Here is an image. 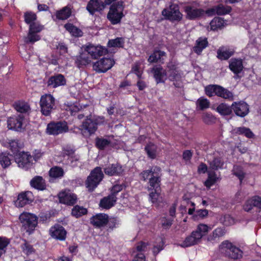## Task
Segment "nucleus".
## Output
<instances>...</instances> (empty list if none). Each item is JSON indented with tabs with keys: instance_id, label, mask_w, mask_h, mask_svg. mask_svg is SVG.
Here are the masks:
<instances>
[{
	"instance_id": "obj_1",
	"label": "nucleus",
	"mask_w": 261,
	"mask_h": 261,
	"mask_svg": "<svg viewBox=\"0 0 261 261\" xmlns=\"http://www.w3.org/2000/svg\"><path fill=\"white\" fill-rule=\"evenodd\" d=\"M208 231V226L206 224L200 223L179 246L182 248H187L198 244L202 237L206 235Z\"/></svg>"
},
{
	"instance_id": "obj_2",
	"label": "nucleus",
	"mask_w": 261,
	"mask_h": 261,
	"mask_svg": "<svg viewBox=\"0 0 261 261\" xmlns=\"http://www.w3.org/2000/svg\"><path fill=\"white\" fill-rule=\"evenodd\" d=\"M204 92L205 94L209 97L217 96L229 101H232L233 99V93L219 85H208L205 87Z\"/></svg>"
},
{
	"instance_id": "obj_3",
	"label": "nucleus",
	"mask_w": 261,
	"mask_h": 261,
	"mask_svg": "<svg viewBox=\"0 0 261 261\" xmlns=\"http://www.w3.org/2000/svg\"><path fill=\"white\" fill-rule=\"evenodd\" d=\"M219 248L224 256L229 259L236 260L243 257V251L228 240L223 241Z\"/></svg>"
},
{
	"instance_id": "obj_4",
	"label": "nucleus",
	"mask_w": 261,
	"mask_h": 261,
	"mask_svg": "<svg viewBox=\"0 0 261 261\" xmlns=\"http://www.w3.org/2000/svg\"><path fill=\"white\" fill-rule=\"evenodd\" d=\"M124 8V3L121 1L114 3L111 5L107 14V19L112 24L116 25L120 23L122 18L124 16L123 13Z\"/></svg>"
},
{
	"instance_id": "obj_5",
	"label": "nucleus",
	"mask_w": 261,
	"mask_h": 261,
	"mask_svg": "<svg viewBox=\"0 0 261 261\" xmlns=\"http://www.w3.org/2000/svg\"><path fill=\"white\" fill-rule=\"evenodd\" d=\"M104 177L100 167L94 168L85 181V186L89 192H93L99 185Z\"/></svg>"
},
{
	"instance_id": "obj_6",
	"label": "nucleus",
	"mask_w": 261,
	"mask_h": 261,
	"mask_svg": "<svg viewBox=\"0 0 261 261\" xmlns=\"http://www.w3.org/2000/svg\"><path fill=\"white\" fill-rule=\"evenodd\" d=\"M22 228L29 234L33 233L38 225V217L35 214L23 212L19 216Z\"/></svg>"
},
{
	"instance_id": "obj_7",
	"label": "nucleus",
	"mask_w": 261,
	"mask_h": 261,
	"mask_svg": "<svg viewBox=\"0 0 261 261\" xmlns=\"http://www.w3.org/2000/svg\"><path fill=\"white\" fill-rule=\"evenodd\" d=\"M39 105L42 114L50 116L55 107V99L50 94H45L41 96Z\"/></svg>"
},
{
	"instance_id": "obj_8",
	"label": "nucleus",
	"mask_w": 261,
	"mask_h": 261,
	"mask_svg": "<svg viewBox=\"0 0 261 261\" xmlns=\"http://www.w3.org/2000/svg\"><path fill=\"white\" fill-rule=\"evenodd\" d=\"M69 127L65 121H51L47 125L46 132L48 134L58 136L67 133Z\"/></svg>"
},
{
	"instance_id": "obj_9",
	"label": "nucleus",
	"mask_w": 261,
	"mask_h": 261,
	"mask_svg": "<svg viewBox=\"0 0 261 261\" xmlns=\"http://www.w3.org/2000/svg\"><path fill=\"white\" fill-rule=\"evenodd\" d=\"M162 13L166 19L171 22H179L182 20L183 16L179 11V6L174 4H171L169 7L164 9Z\"/></svg>"
},
{
	"instance_id": "obj_10",
	"label": "nucleus",
	"mask_w": 261,
	"mask_h": 261,
	"mask_svg": "<svg viewBox=\"0 0 261 261\" xmlns=\"http://www.w3.org/2000/svg\"><path fill=\"white\" fill-rule=\"evenodd\" d=\"M15 162L19 168L28 170L33 165V157L29 152L22 151L14 156Z\"/></svg>"
},
{
	"instance_id": "obj_11",
	"label": "nucleus",
	"mask_w": 261,
	"mask_h": 261,
	"mask_svg": "<svg viewBox=\"0 0 261 261\" xmlns=\"http://www.w3.org/2000/svg\"><path fill=\"white\" fill-rule=\"evenodd\" d=\"M184 10L186 14V17L188 20H195L203 18L205 15L207 16L206 10L197 8L192 5L185 6Z\"/></svg>"
},
{
	"instance_id": "obj_12",
	"label": "nucleus",
	"mask_w": 261,
	"mask_h": 261,
	"mask_svg": "<svg viewBox=\"0 0 261 261\" xmlns=\"http://www.w3.org/2000/svg\"><path fill=\"white\" fill-rule=\"evenodd\" d=\"M115 61L111 58H103L94 63L93 69L98 73H105L115 64Z\"/></svg>"
},
{
	"instance_id": "obj_13",
	"label": "nucleus",
	"mask_w": 261,
	"mask_h": 261,
	"mask_svg": "<svg viewBox=\"0 0 261 261\" xmlns=\"http://www.w3.org/2000/svg\"><path fill=\"white\" fill-rule=\"evenodd\" d=\"M25 115L18 114L8 118L7 120L8 128L16 131H21L23 128Z\"/></svg>"
},
{
	"instance_id": "obj_14",
	"label": "nucleus",
	"mask_w": 261,
	"mask_h": 261,
	"mask_svg": "<svg viewBox=\"0 0 261 261\" xmlns=\"http://www.w3.org/2000/svg\"><path fill=\"white\" fill-rule=\"evenodd\" d=\"M34 197L32 192L27 191L20 193L17 199L14 201V204L17 207H22L33 202Z\"/></svg>"
},
{
	"instance_id": "obj_15",
	"label": "nucleus",
	"mask_w": 261,
	"mask_h": 261,
	"mask_svg": "<svg viewBox=\"0 0 261 261\" xmlns=\"http://www.w3.org/2000/svg\"><path fill=\"white\" fill-rule=\"evenodd\" d=\"M59 202L68 206H73L77 201V195L69 190L64 191L58 194Z\"/></svg>"
},
{
	"instance_id": "obj_16",
	"label": "nucleus",
	"mask_w": 261,
	"mask_h": 261,
	"mask_svg": "<svg viewBox=\"0 0 261 261\" xmlns=\"http://www.w3.org/2000/svg\"><path fill=\"white\" fill-rule=\"evenodd\" d=\"M232 11V8L229 6L219 4L206 10L207 16L212 17L215 15H225L229 14Z\"/></svg>"
},
{
	"instance_id": "obj_17",
	"label": "nucleus",
	"mask_w": 261,
	"mask_h": 261,
	"mask_svg": "<svg viewBox=\"0 0 261 261\" xmlns=\"http://www.w3.org/2000/svg\"><path fill=\"white\" fill-rule=\"evenodd\" d=\"M232 111L239 117H244L249 112V105L244 101H234L232 103Z\"/></svg>"
},
{
	"instance_id": "obj_18",
	"label": "nucleus",
	"mask_w": 261,
	"mask_h": 261,
	"mask_svg": "<svg viewBox=\"0 0 261 261\" xmlns=\"http://www.w3.org/2000/svg\"><path fill=\"white\" fill-rule=\"evenodd\" d=\"M105 7V3L101 0H89L86 9L93 16L96 12L101 13Z\"/></svg>"
},
{
	"instance_id": "obj_19",
	"label": "nucleus",
	"mask_w": 261,
	"mask_h": 261,
	"mask_svg": "<svg viewBox=\"0 0 261 261\" xmlns=\"http://www.w3.org/2000/svg\"><path fill=\"white\" fill-rule=\"evenodd\" d=\"M85 50L91 56V58L94 59H96L98 57L105 55L108 53V49L101 45L94 46L90 44L87 46Z\"/></svg>"
},
{
	"instance_id": "obj_20",
	"label": "nucleus",
	"mask_w": 261,
	"mask_h": 261,
	"mask_svg": "<svg viewBox=\"0 0 261 261\" xmlns=\"http://www.w3.org/2000/svg\"><path fill=\"white\" fill-rule=\"evenodd\" d=\"M108 215L105 213H98L92 216L90 219L91 224L97 228L106 227L108 221Z\"/></svg>"
},
{
	"instance_id": "obj_21",
	"label": "nucleus",
	"mask_w": 261,
	"mask_h": 261,
	"mask_svg": "<svg viewBox=\"0 0 261 261\" xmlns=\"http://www.w3.org/2000/svg\"><path fill=\"white\" fill-rule=\"evenodd\" d=\"M151 72L153 74L156 84L165 83L167 80V72L161 65L154 66Z\"/></svg>"
},
{
	"instance_id": "obj_22",
	"label": "nucleus",
	"mask_w": 261,
	"mask_h": 261,
	"mask_svg": "<svg viewBox=\"0 0 261 261\" xmlns=\"http://www.w3.org/2000/svg\"><path fill=\"white\" fill-rule=\"evenodd\" d=\"M167 76L170 81L174 82L181 78L180 73L177 65L173 62H169L167 64Z\"/></svg>"
},
{
	"instance_id": "obj_23",
	"label": "nucleus",
	"mask_w": 261,
	"mask_h": 261,
	"mask_svg": "<svg viewBox=\"0 0 261 261\" xmlns=\"http://www.w3.org/2000/svg\"><path fill=\"white\" fill-rule=\"evenodd\" d=\"M49 232L51 236L58 240L64 241L66 239L67 231L63 226L60 224H56L52 226Z\"/></svg>"
},
{
	"instance_id": "obj_24",
	"label": "nucleus",
	"mask_w": 261,
	"mask_h": 261,
	"mask_svg": "<svg viewBox=\"0 0 261 261\" xmlns=\"http://www.w3.org/2000/svg\"><path fill=\"white\" fill-rule=\"evenodd\" d=\"M105 173L110 176H121L124 171L122 165L118 163L110 164L103 168Z\"/></svg>"
},
{
	"instance_id": "obj_25",
	"label": "nucleus",
	"mask_w": 261,
	"mask_h": 261,
	"mask_svg": "<svg viewBox=\"0 0 261 261\" xmlns=\"http://www.w3.org/2000/svg\"><path fill=\"white\" fill-rule=\"evenodd\" d=\"M47 86L53 88L59 86H64L66 84V80L65 76L60 73L51 76L47 81Z\"/></svg>"
},
{
	"instance_id": "obj_26",
	"label": "nucleus",
	"mask_w": 261,
	"mask_h": 261,
	"mask_svg": "<svg viewBox=\"0 0 261 261\" xmlns=\"http://www.w3.org/2000/svg\"><path fill=\"white\" fill-rule=\"evenodd\" d=\"M161 190L159 191L153 190L149 194V200L157 208L163 207L166 203L165 201L161 195Z\"/></svg>"
},
{
	"instance_id": "obj_27",
	"label": "nucleus",
	"mask_w": 261,
	"mask_h": 261,
	"mask_svg": "<svg viewBox=\"0 0 261 261\" xmlns=\"http://www.w3.org/2000/svg\"><path fill=\"white\" fill-rule=\"evenodd\" d=\"M253 207L261 209V197L255 195L247 200L244 205L246 212L250 211Z\"/></svg>"
},
{
	"instance_id": "obj_28",
	"label": "nucleus",
	"mask_w": 261,
	"mask_h": 261,
	"mask_svg": "<svg viewBox=\"0 0 261 261\" xmlns=\"http://www.w3.org/2000/svg\"><path fill=\"white\" fill-rule=\"evenodd\" d=\"M13 108L20 113L19 114L24 115L26 114H29L31 110L30 105L28 102L21 100L15 101L13 103Z\"/></svg>"
},
{
	"instance_id": "obj_29",
	"label": "nucleus",
	"mask_w": 261,
	"mask_h": 261,
	"mask_svg": "<svg viewBox=\"0 0 261 261\" xmlns=\"http://www.w3.org/2000/svg\"><path fill=\"white\" fill-rule=\"evenodd\" d=\"M234 54L233 49L229 48L226 46H220L217 50V58L222 61L227 60Z\"/></svg>"
},
{
	"instance_id": "obj_30",
	"label": "nucleus",
	"mask_w": 261,
	"mask_h": 261,
	"mask_svg": "<svg viewBox=\"0 0 261 261\" xmlns=\"http://www.w3.org/2000/svg\"><path fill=\"white\" fill-rule=\"evenodd\" d=\"M30 185L33 188L39 191H43L46 188L45 180L41 176H35L30 181Z\"/></svg>"
},
{
	"instance_id": "obj_31",
	"label": "nucleus",
	"mask_w": 261,
	"mask_h": 261,
	"mask_svg": "<svg viewBox=\"0 0 261 261\" xmlns=\"http://www.w3.org/2000/svg\"><path fill=\"white\" fill-rule=\"evenodd\" d=\"M166 55V54L164 51L155 49L149 56L147 61L150 63H156L158 62L163 63L164 62V59H162V58Z\"/></svg>"
},
{
	"instance_id": "obj_32",
	"label": "nucleus",
	"mask_w": 261,
	"mask_h": 261,
	"mask_svg": "<svg viewBox=\"0 0 261 261\" xmlns=\"http://www.w3.org/2000/svg\"><path fill=\"white\" fill-rule=\"evenodd\" d=\"M117 200L116 199L109 194L100 199L99 206L102 208L109 210L115 205Z\"/></svg>"
},
{
	"instance_id": "obj_33",
	"label": "nucleus",
	"mask_w": 261,
	"mask_h": 261,
	"mask_svg": "<svg viewBox=\"0 0 261 261\" xmlns=\"http://www.w3.org/2000/svg\"><path fill=\"white\" fill-rule=\"evenodd\" d=\"M229 68L233 73L238 74L242 71L243 68L242 60L232 58L229 61Z\"/></svg>"
},
{
	"instance_id": "obj_34",
	"label": "nucleus",
	"mask_w": 261,
	"mask_h": 261,
	"mask_svg": "<svg viewBox=\"0 0 261 261\" xmlns=\"http://www.w3.org/2000/svg\"><path fill=\"white\" fill-rule=\"evenodd\" d=\"M208 45V42L206 38L199 37L196 41L195 45L193 48V51L198 55H200Z\"/></svg>"
},
{
	"instance_id": "obj_35",
	"label": "nucleus",
	"mask_w": 261,
	"mask_h": 261,
	"mask_svg": "<svg viewBox=\"0 0 261 261\" xmlns=\"http://www.w3.org/2000/svg\"><path fill=\"white\" fill-rule=\"evenodd\" d=\"M71 8L67 6L57 10L55 13L56 19L59 20H65L69 18L71 15Z\"/></svg>"
},
{
	"instance_id": "obj_36",
	"label": "nucleus",
	"mask_w": 261,
	"mask_h": 261,
	"mask_svg": "<svg viewBox=\"0 0 261 261\" xmlns=\"http://www.w3.org/2000/svg\"><path fill=\"white\" fill-rule=\"evenodd\" d=\"M232 133L236 135H242L249 139L254 138V134L251 130L245 126L237 127L233 129Z\"/></svg>"
},
{
	"instance_id": "obj_37",
	"label": "nucleus",
	"mask_w": 261,
	"mask_h": 261,
	"mask_svg": "<svg viewBox=\"0 0 261 261\" xmlns=\"http://www.w3.org/2000/svg\"><path fill=\"white\" fill-rule=\"evenodd\" d=\"M98 123L91 119H86L83 122V128L88 131L90 135L94 134L97 129Z\"/></svg>"
},
{
	"instance_id": "obj_38",
	"label": "nucleus",
	"mask_w": 261,
	"mask_h": 261,
	"mask_svg": "<svg viewBox=\"0 0 261 261\" xmlns=\"http://www.w3.org/2000/svg\"><path fill=\"white\" fill-rule=\"evenodd\" d=\"M64 28L73 37H80L83 35L82 31L72 23H67L64 24Z\"/></svg>"
},
{
	"instance_id": "obj_39",
	"label": "nucleus",
	"mask_w": 261,
	"mask_h": 261,
	"mask_svg": "<svg viewBox=\"0 0 261 261\" xmlns=\"http://www.w3.org/2000/svg\"><path fill=\"white\" fill-rule=\"evenodd\" d=\"M161 178L160 175H153L149 178L148 184L149 185V190L160 191Z\"/></svg>"
},
{
	"instance_id": "obj_40",
	"label": "nucleus",
	"mask_w": 261,
	"mask_h": 261,
	"mask_svg": "<svg viewBox=\"0 0 261 261\" xmlns=\"http://www.w3.org/2000/svg\"><path fill=\"white\" fill-rule=\"evenodd\" d=\"M144 150L148 157L150 159H154L156 157L157 146L152 142L148 143L145 147Z\"/></svg>"
},
{
	"instance_id": "obj_41",
	"label": "nucleus",
	"mask_w": 261,
	"mask_h": 261,
	"mask_svg": "<svg viewBox=\"0 0 261 261\" xmlns=\"http://www.w3.org/2000/svg\"><path fill=\"white\" fill-rule=\"evenodd\" d=\"M216 110L221 115H230L232 112V105L229 106L226 103H221L218 106Z\"/></svg>"
},
{
	"instance_id": "obj_42",
	"label": "nucleus",
	"mask_w": 261,
	"mask_h": 261,
	"mask_svg": "<svg viewBox=\"0 0 261 261\" xmlns=\"http://www.w3.org/2000/svg\"><path fill=\"white\" fill-rule=\"evenodd\" d=\"M88 213V210L86 208L79 205H73L71 210V214L73 217L79 218Z\"/></svg>"
},
{
	"instance_id": "obj_43",
	"label": "nucleus",
	"mask_w": 261,
	"mask_h": 261,
	"mask_svg": "<svg viewBox=\"0 0 261 261\" xmlns=\"http://www.w3.org/2000/svg\"><path fill=\"white\" fill-rule=\"evenodd\" d=\"M210 24L212 30L217 31L224 27V20L221 17H215L211 20Z\"/></svg>"
},
{
	"instance_id": "obj_44",
	"label": "nucleus",
	"mask_w": 261,
	"mask_h": 261,
	"mask_svg": "<svg viewBox=\"0 0 261 261\" xmlns=\"http://www.w3.org/2000/svg\"><path fill=\"white\" fill-rule=\"evenodd\" d=\"M12 157V155L7 152L0 153V164L3 168H6L11 164Z\"/></svg>"
},
{
	"instance_id": "obj_45",
	"label": "nucleus",
	"mask_w": 261,
	"mask_h": 261,
	"mask_svg": "<svg viewBox=\"0 0 261 261\" xmlns=\"http://www.w3.org/2000/svg\"><path fill=\"white\" fill-rule=\"evenodd\" d=\"M232 174L237 176L241 184L244 180L246 173L244 171L243 168L240 165H234L232 170Z\"/></svg>"
},
{
	"instance_id": "obj_46",
	"label": "nucleus",
	"mask_w": 261,
	"mask_h": 261,
	"mask_svg": "<svg viewBox=\"0 0 261 261\" xmlns=\"http://www.w3.org/2000/svg\"><path fill=\"white\" fill-rule=\"evenodd\" d=\"M90 62V58L87 55L82 54L76 58L75 64L78 68H80L83 66L88 65Z\"/></svg>"
},
{
	"instance_id": "obj_47",
	"label": "nucleus",
	"mask_w": 261,
	"mask_h": 261,
	"mask_svg": "<svg viewBox=\"0 0 261 261\" xmlns=\"http://www.w3.org/2000/svg\"><path fill=\"white\" fill-rule=\"evenodd\" d=\"M64 175V171L63 168L59 166L53 167L51 168L49 171V175L53 178H61Z\"/></svg>"
},
{
	"instance_id": "obj_48",
	"label": "nucleus",
	"mask_w": 261,
	"mask_h": 261,
	"mask_svg": "<svg viewBox=\"0 0 261 261\" xmlns=\"http://www.w3.org/2000/svg\"><path fill=\"white\" fill-rule=\"evenodd\" d=\"M124 45V39L122 37H117L114 39H110L107 43L109 47L123 48Z\"/></svg>"
},
{
	"instance_id": "obj_49",
	"label": "nucleus",
	"mask_w": 261,
	"mask_h": 261,
	"mask_svg": "<svg viewBox=\"0 0 261 261\" xmlns=\"http://www.w3.org/2000/svg\"><path fill=\"white\" fill-rule=\"evenodd\" d=\"M208 177L205 181L204 185L208 188H210L214 185L217 180V175L214 171H208L207 172Z\"/></svg>"
},
{
	"instance_id": "obj_50",
	"label": "nucleus",
	"mask_w": 261,
	"mask_h": 261,
	"mask_svg": "<svg viewBox=\"0 0 261 261\" xmlns=\"http://www.w3.org/2000/svg\"><path fill=\"white\" fill-rule=\"evenodd\" d=\"M108 220L106 226L107 228V230L111 232L118 226L119 221L117 217H112L110 218L109 215H108Z\"/></svg>"
},
{
	"instance_id": "obj_51",
	"label": "nucleus",
	"mask_w": 261,
	"mask_h": 261,
	"mask_svg": "<svg viewBox=\"0 0 261 261\" xmlns=\"http://www.w3.org/2000/svg\"><path fill=\"white\" fill-rule=\"evenodd\" d=\"M110 144L111 141L108 139L99 137H97L95 139V146L99 150H104Z\"/></svg>"
},
{
	"instance_id": "obj_52",
	"label": "nucleus",
	"mask_w": 261,
	"mask_h": 261,
	"mask_svg": "<svg viewBox=\"0 0 261 261\" xmlns=\"http://www.w3.org/2000/svg\"><path fill=\"white\" fill-rule=\"evenodd\" d=\"M209 165L210 168L215 171L222 169L224 163L220 158L217 157L214 158L211 162H210Z\"/></svg>"
},
{
	"instance_id": "obj_53",
	"label": "nucleus",
	"mask_w": 261,
	"mask_h": 261,
	"mask_svg": "<svg viewBox=\"0 0 261 261\" xmlns=\"http://www.w3.org/2000/svg\"><path fill=\"white\" fill-rule=\"evenodd\" d=\"M23 17L25 23L29 25L35 22L37 19L36 14L32 11H27L24 12Z\"/></svg>"
},
{
	"instance_id": "obj_54",
	"label": "nucleus",
	"mask_w": 261,
	"mask_h": 261,
	"mask_svg": "<svg viewBox=\"0 0 261 261\" xmlns=\"http://www.w3.org/2000/svg\"><path fill=\"white\" fill-rule=\"evenodd\" d=\"M196 105L198 110L202 111L210 107V102L207 98L200 97L197 99Z\"/></svg>"
},
{
	"instance_id": "obj_55",
	"label": "nucleus",
	"mask_w": 261,
	"mask_h": 261,
	"mask_svg": "<svg viewBox=\"0 0 261 261\" xmlns=\"http://www.w3.org/2000/svg\"><path fill=\"white\" fill-rule=\"evenodd\" d=\"M41 37L37 33L29 31L28 36L24 39V42L27 44L34 43L36 41L40 40Z\"/></svg>"
},
{
	"instance_id": "obj_56",
	"label": "nucleus",
	"mask_w": 261,
	"mask_h": 261,
	"mask_svg": "<svg viewBox=\"0 0 261 261\" xmlns=\"http://www.w3.org/2000/svg\"><path fill=\"white\" fill-rule=\"evenodd\" d=\"M125 187L126 186L125 184L114 185L111 189V193L110 194L117 200V196L118 193L121 192Z\"/></svg>"
},
{
	"instance_id": "obj_57",
	"label": "nucleus",
	"mask_w": 261,
	"mask_h": 261,
	"mask_svg": "<svg viewBox=\"0 0 261 261\" xmlns=\"http://www.w3.org/2000/svg\"><path fill=\"white\" fill-rule=\"evenodd\" d=\"M21 249L23 253L27 255H29L35 251L33 246L25 240H24V243L21 245Z\"/></svg>"
},
{
	"instance_id": "obj_58",
	"label": "nucleus",
	"mask_w": 261,
	"mask_h": 261,
	"mask_svg": "<svg viewBox=\"0 0 261 261\" xmlns=\"http://www.w3.org/2000/svg\"><path fill=\"white\" fill-rule=\"evenodd\" d=\"M9 147L10 149L13 154V157L17 153H18L20 152H21L20 151L21 147L18 141L12 140L11 142H10Z\"/></svg>"
},
{
	"instance_id": "obj_59",
	"label": "nucleus",
	"mask_w": 261,
	"mask_h": 261,
	"mask_svg": "<svg viewBox=\"0 0 261 261\" xmlns=\"http://www.w3.org/2000/svg\"><path fill=\"white\" fill-rule=\"evenodd\" d=\"M44 29V26L40 24L38 22H34L29 25V31L36 33H40Z\"/></svg>"
},
{
	"instance_id": "obj_60",
	"label": "nucleus",
	"mask_w": 261,
	"mask_h": 261,
	"mask_svg": "<svg viewBox=\"0 0 261 261\" xmlns=\"http://www.w3.org/2000/svg\"><path fill=\"white\" fill-rule=\"evenodd\" d=\"M225 234V229L224 228L218 227L213 231L212 238L211 239V240H215L217 238L223 236ZM210 237H211V236ZM209 239H210V238H209Z\"/></svg>"
},
{
	"instance_id": "obj_61",
	"label": "nucleus",
	"mask_w": 261,
	"mask_h": 261,
	"mask_svg": "<svg viewBox=\"0 0 261 261\" xmlns=\"http://www.w3.org/2000/svg\"><path fill=\"white\" fill-rule=\"evenodd\" d=\"M162 226L164 229H169L173 224V219L163 217L162 220Z\"/></svg>"
},
{
	"instance_id": "obj_62",
	"label": "nucleus",
	"mask_w": 261,
	"mask_h": 261,
	"mask_svg": "<svg viewBox=\"0 0 261 261\" xmlns=\"http://www.w3.org/2000/svg\"><path fill=\"white\" fill-rule=\"evenodd\" d=\"M74 153L75 149L70 146H67L63 148V153L64 156L66 155L70 158L74 155Z\"/></svg>"
},
{
	"instance_id": "obj_63",
	"label": "nucleus",
	"mask_w": 261,
	"mask_h": 261,
	"mask_svg": "<svg viewBox=\"0 0 261 261\" xmlns=\"http://www.w3.org/2000/svg\"><path fill=\"white\" fill-rule=\"evenodd\" d=\"M193 152L191 150H185L182 153V159L186 162H190L193 156Z\"/></svg>"
},
{
	"instance_id": "obj_64",
	"label": "nucleus",
	"mask_w": 261,
	"mask_h": 261,
	"mask_svg": "<svg viewBox=\"0 0 261 261\" xmlns=\"http://www.w3.org/2000/svg\"><path fill=\"white\" fill-rule=\"evenodd\" d=\"M10 244V240L6 238L0 237V249L6 250V248Z\"/></svg>"
}]
</instances>
